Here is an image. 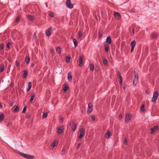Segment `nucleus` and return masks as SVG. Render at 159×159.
Returning <instances> with one entry per match:
<instances>
[{"mask_svg": "<svg viewBox=\"0 0 159 159\" xmlns=\"http://www.w3.org/2000/svg\"><path fill=\"white\" fill-rule=\"evenodd\" d=\"M159 95V93L158 91H155L153 94V97L151 100V102H155Z\"/></svg>", "mask_w": 159, "mask_h": 159, "instance_id": "obj_1", "label": "nucleus"}, {"mask_svg": "<svg viewBox=\"0 0 159 159\" xmlns=\"http://www.w3.org/2000/svg\"><path fill=\"white\" fill-rule=\"evenodd\" d=\"M19 154L21 156L28 159H33L34 158V156H33L29 154H25L22 152H20Z\"/></svg>", "mask_w": 159, "mask_h": 159, "instance_id": "obj_2", "label": "nucleus"}, {"mask_svg": "<svg viewBox=\"0 0 159 159\" xmlns=\"http://www.w3.org/2000/svg\"><path fill=\"white\" fill-rule=\"evenodd\" d=\"M85 133V130L84 128H81L79 131V138L81 139L84 135Z\"/></svg>", "mask_w": 159, "mask_h": 159, "instance_id": "obj_3", "label": "nucleus"}, {"mask_svg": "<svg viewBox=\"0 0 159 159\" xmlns=\"http://www.w3.org/2000/svg\"><path fill=\"white\" fill-rule=\"evenodd\" d=\"M134 73V78L133 81V84L134 85H135L137 84V82L138 81L139 77L138 74L136 73L135 71Z\"/></svg>", "mask_w": 159, "mask_h": 159, "instance_id": "obj_4", "label": "nucleus"}, {"mask_svg": "<svg viewBox=\"0 0 159 159\" xmlns=\"http://www.w3.org/2000/svg\"><path fill=\"white\" fill-rule=\"evenodd\" d=\"M66 4V7L72 9L73 7V5L71 3L70 0H67Z\"/></svg>", "mask_w": 159, "mask_h": 159, "instance_id": "obj_5", "label": "nucleus"}, {"mask_svg": "<svg viewBox=\"0 0 159 159\" xmlns=\"http://www.w3.org/2000/svg\"><path fill=\"white\" fill-rule=\"evenodd\" d=\"M64 127L62 125L60 126L59 127L57 131V133L61 134L62 133L64 130Z\"/></svg>", "mask_w": 159, "mask_h": 159, "instance_id": "obj_6", "label": "nucleus"}, {"mask_svg": "<svg viewBox=\"0 0 159 159\" xmlns=\"http://www.w3.org/2000/svg\"><path fill=\"white\" fill-rule=\"evenodd\" d=\"M136 42L135 41H133L130 43V46H131V52H132L134 50V48L136 45Z\"/></svg>", "mask_w": 159, "mask_h": 159, "instance_id": "obj_7", "label": "nucleus"}, {"mask_svg": "<svg viewBox=\"0 0 159 159\" xmlns=\"http://www.w3.org/2000/svg\"><path fill=\"white\" fill-rule=\"evenodd\" d=\"M83 57L82 56L80 55V56L78 62L79 63V65L80 66H83Z\"/></svg>", "mask_w": 159, "mask_h": 159, "instance_id": "obj_8", "label": "nucleus"}, {"mask_svg": "<svg viewBox=\"0 0 159 159\" xmlns=\"http://www.w3.org/2000/svg\"><path fill=\"white\" fill-rule=\"evenodd\" d=\"M131 119L130 115L129 114H127L125 116V122L126 123H128L129 122Z\"/></svg>", "mask_w": 159, "mask_h": 159, "instance_id": "obj_9", "label": "nucleus"}, {"mask_svg": "<svg viewBox=\"0 0 159 159\" xmlns=\"http://www.w3.org/2000/svg\"><path fill=\"white\" fill-rule=\"evenodd\" d=\"M158 129V127L157 126H156L151 129V133L153 134L155 131L157 130Z\"/></svg>", "mask_w": 159, "mask_h": 159, "instance_id": "obj_10", "label": "nucleus"}, {"mask_svg": "<svg viewBox=\"0 0 159 159\" xmlns=\"http://www.w3.org/2000/svg\"><path fill=\"white\" fill-rule=\"evenodd\" d=\"M114 16L115 18L117 20L119 19L121 17L120 14L117 12L115 13Z\"/></svg>", "mask_w": 159, "mask_h": 159, "instance_id": "obj_11", "label": "nucleus"}, {"mask_svg": "<svg viewBox=\"0 0 159 159\" xmlns=\"http://www.w3.org/2000/svg\"><path fill=\"white\" fill-rule=\"evenodd\" d=\"M77 127V125L75 123H73L72 124L71 128L72 131L73 132L75 131Z\"/></svg>", "mask_w": 159, "mask_h": 159, "instance_id": "obj_12", "label": "nucleus"}, {"mask_svg": "<svg viewBox=\"0 0 159 159\" xmlns=\"http://www.w3.org/2000/svg\"><path fill=\"white\" fill-rule=\"evenodd\" d=\"M67 78L68 81L71 82L72 81V75L71 73L70 72H69L68 74Z\"/></svg>", "mask_w": 159, "mask_h": 159, "instance_id": "obj_13", "label": "nucleus"}, {"mask_svg": "<svg viewBox=\"0 0 159 159\" xmlns=\"http://www.w3.org/2000/svg\"><path fill=\"white\" fill-rule=\"evenodd\" d=\"M35 96V93H32V94H31V98H30V102H31V103L33 102V101L34 100V98Z\"/></svg>", "mask_w": 159, "mask_h": 159, "instance_id": "obj_14", "label": "nucleus"}, {"mask_svg": "<svg viewBox=\"0 0 159 159\" xmlns=\"http://www.w3.org/2000/svg\"><path fill=\"white\" fill-rule=\"evenodd\" d=\"M106 42L107 43H108L109 44H111V37L109 36H108Z\"/></svg>", "mask_w": 159, "mask_h": 159, "instance_id": "obj_15", "label": "nucleus"}, {"mask_svg": "<svg viewBox=\"0 0 159 159\" xmlns=\"http://www.w3.org/2000/svg\"><path fill=\"white\" fill-rule=\"evenodd\" d=\"M52 33V30H46L45 31V34L47 36H49Z\"/></svg>", "mask_w": 159, "mask_h": 159, "instance_id": "obj_16", "label": "nucleus"}, {"mask_svg": "<svg viewBox=\"0 0 159 159\" xmlns=\"http://www.w3.org/2000/svg\"><path fill=\"white\" fill-rule=\"evenodd\" d=\"M105 50L106 52H107L109 50V45L107 44H105L104 45Z\"/></svg>", "mask_w": 159, "mask_h": 159, "instance_id": "obj_17", "label": "nucleus"}, {"mask_svg": "<svg viewBox=\"0 0 159 159\" xmlns=\"http://www.w3.org/2000/svg\"><path fill=\"white\" fill-rule=\"evenodd\" d=\"M73 41L75 47H76L78 45V42L75 38H73Z\"/></svg>", "mask_w": 159, "mask_h": 159, "instance_id": "obj_18", "label": "nucleus"}, {"mask_svg": "<svg viewBox=\"0 0 159 159\" xmlns=\"http://www.w3.org/2000/svg\"><path fill=\"white\" fill-rule=\"evenodd\" d=\"M32 87V83L31 82H29L28 83V88H27V91H29Z\"/></svg>", "mask_w": 159, "mask_h": 159, "instance_id": "obj_19", "label": "nucleus"}, {"mask_svg": "<svg viewBox=\"0 0 159 159\" xmlns=\"http://www.w3.org/2000/svg\"><path fill=\"white\" fill-rule=\"evenodd\" d=\"M111 135V134L110 131H108L105 134V136L107 138H109Z\"/></svg>", "mask_w": 159, "mask_h": 159, "instance_id": "obj_20", "label": "nucleus"}, {"mask_svg": "<svg viewBox=\"0 0 159 159\" xmlns=\"http://www.w3.org/2000/svg\"><path fill=\"white\" fill-rule=\"evenodd\" d=\"M56 51L59 54H60L61 52V48L59 47H57L56 48Z\"/></svg>", "mask_w": 159, "mask_h": 159, "instance_id": "obj_21", "label": "nucleus"}, {"mask_svg": "<svg viewBox=\"0 0 159 159\" xmlns=\"http://www.w3.org/2000/svg\"><path fill=\"white\" fill-rule=\"evenodd\" d=\"M27 17L30 20H33L34 18V16L31 15H27Z\"/></svg>", "mask_w": 159, "mask_h": 159, "instance_id": "obj_22", "label": "nucleus"}, {"mask_svg": "<svg viewBox=\"0 0 159 159\" xmlns=\"http://www.w3.org/2000/svg\"><path fill=\"white\" fill-rule=\"evenodd\" d=\"M58 143V141L56 140H55L53 143H52V147H53V148Z\"/></svg>", "mask_w": 159, "mask_h": 159, "instance_id": "obj_23", "label": "nucleus"}, {"mask_svg": "<svg viewBox=\"0 0 159 159\" xmlns=\"http://www.w3.org/2000/svg\"><path fill=\"white\" fill-rule=\"evenodd\" d=\"M19 107L17 106H16L15 108L13 110V112H17L19 110Z\"/></svg>", "mask_w": 159, "mask_h": 159, "instance_id": "obj_24", "label": "nucleus"}, {"mask_svg": "<svg viewBox=\"0 0 159 159\" xmlns=\"http://www.w3.org/2000/svg\"><path fill=\"white\" fill-rule=\"evenodd\" d=\"M145 111V105L144 104H143L141 107V111L142 112H143Z\"/></svg>", "mask_w": 159, "mask_h": 159, "instance_id": "obj_25", "label": "nucleus"}, {"mask_svg": "<svg viewBox=\"0 0 159 159\" xmlns=\"http://www.w3.org/2000/svg\"><path fill=\"white\" fill-rule=\"evenodd\" d=\"M4 116L3 114L2 113L0 114V121H2L4 118Z\"/></svg>", "mask_w": 159, "mask_h": 159, "instance_id": "obj_26", "label": "nucleus"}, {"mask_svg": "<svg viewBox=\"0 0 159 159\" xmlns=\"http://www.w3.org/2000/svg\"><path fill=\"white\" fill-rule=\"evenodd\" d=\"M25 61L28 64L30 62V59L29 57H27L25 59Z\"/></svg>", "mask_w": 159, "mask_h": 159, "instance_id": "obj_27", "label": "nucleus"}, {"mask_svg": "<svg viewBox=\"0 0 159 159\" xmlns=\"http://www.w3.org/2000/svg\"><path fill=\"white\" fill-rule=\"evenodd\" d=\"M20 19V16H17L16 17V18L15 20L16 22H18L19 21Z\"/></svg>", "mask_w": 159, "mask_h": 159, "instance_id": "obj_28", "label": "nucleus"}, {"mask_svg": "<svg viewBox=\"0 0 159 159\" xmlns=\"http://www.w3.org/2000/svg\"><path fill=\"white\" fill-rule=\"evenodd\" d=\"M90 69L92 70H93L94 69V66L93 65L90 64L89 65Z\"/></svg>", "mask_w": 159, "mask_h": 159, "instance_id": "obj_29", "label": "nucleus"}, {"mask_svg": "<svg viewBox=\"0 0 159 159\" xmlns=\"http://www.w3.org/2000/svg\"><path fill=\"white\" fill-rule=\"evenodd\" d=\"M69 88L66 85H65L63 88V90L64 91H66Z\"/></svg>", "mask_w": 159, "mask_h": 159, "instance_id": "obj_30", "label": "nucleus"}, {"mask_svg": "<svg viewBox=\"0 0 159 159\" xmlns=\"http://www.w3.org/2000/svg\"><path fill=\"white\" fill-rule=\"evenodd\" d=\"M27 72L26 71L24 70V74H23V78H25L27 76Z\"/></svg>", "mask_w": 159, "mask_h": 159, "instance_id": "obj_31", "label": "nucleus"}, {"mask_svg": "<svg viewBox=\"0 0 159 159\" xmlns=\"http://www.w3.org/2000/svg\"><path fill=\"white\" fill-rule=\"evenodd\" d=\"M26 108H27L26 106H24L23 109L22 111V113H25L26 112Z\"/></svg>", "mask_w": 159, "mask_h": 159, "instance_id": "obj_32", "label": "nucleus"}, {"mask_svg": "<svg viewBox=\"0 0 159 159\" xmlns=\"http://www.w3.org/2000/svg\"><path fill=\"white\" fill-rule=\"evenodd\" d=\"M48 116V114L46 113H45L43 114V115L42 116L43 118H46Z\"/></svg>", "mask_w": 159, "mask_h": 159, "instance_id": "obj_33", "label": "nucleus"}, {"mask_svg": "<svg viewBox=\"0 0 159 159\" xmlns=\"http://www.w3.org/2000/svg\"><path fill=\"white\" fill-rule=\"evenodd\" d=\"M88 108H93V105L91 103H89L88 105Z\"/></svg>", "mask_w": 159, "mask_h": 159, "instance_id": "obj_34", "label": "nucleus"}, {"mask_svg": "<svg viewBox=\"0 0 159 159\" xmlns=\"http://www.w3.org/2000/svg\"><path fill=\"white\" fill-rule=\"evenodd\" d=\"M93 111V108H88V114L90 113H91Z\"/></svg>", "mask_w": 159, "mask_h": 159, "instance_id": "obj_35", "label": "nucleus"}, {"mask_svg": "<svg viewBox=\"0 0 159 159\" xmlns=\"http://www.w3.org/2000/svg\"><path fill=\"white\" fill-rule=\"evenodd\" d=\"M70 60V57H67L66 58V61L67 62H69Z\"/></svg>", "mask_w": 159, "mask_h": 159, "instance_id": "obj_36", "label": "nucleus"}, {"mask_svg": "<svg viewBox=\"0 0 159 159\" xmlns=\"http://www.w3.org/2000/svg\"><path fill=\"white\" fill-rule=\"evenodd\" d=\"M79 37H81L83 35L82 32V31H80L78 33Z\"/></svg>", "mask_w": 159, "mask_h": 159, "instance_id": "obj_37", "label": "nucleus"}, {"mask_svg": "<svg viewBox=\"0 0 159 159\" xmlns=\"http://www.w3.org/2000/svg\"><path fill=\"white\" fill-rule=\"evenodd\" d=\"M119 78L120 80V84H121L122 82V77L121 75H120V74H119Z\"/></svg>", "mask_w": 159, "mask_h": 159, "instance_id": "obj_38", "label": "nucleus"}, {"mask_svg": "<svg viewBox=\"0 0 159 159\" xmlns=\"http://www.w3.org/2000/svg\"><path fill=\"white\" fill-rule=\"evenodd\" d=\"M16 64L17 66H20V63L17 60H16Z\"/></svg>", "mask_w": 159, "mask_h": 159, "instance_id": "obj_39", "label": "nucleus"}, {"mask_svg": "<svg viewBox=\"0 0 159 159\" xmlns=\"http://www.w3.org/2000/svg\"><path fill=\"white\" fill-rule=\"evenodd\" d=\"M54 13L52 12H51L49 14L50 16L52 17L54 16Z\"/></svg>", "mask_w": 159, "mask_h": 159, "instance_id": "obj_40", "label": "nucleus"}, {"mask_svg": "<svg viewBox=\"0 0 159 159\" xmlns=\"http://www.w3.org/2000/svg\"><path fill=\"white\" fill-rule=\"evenodd\" d=\"M4 44H1L0 45V49L2 50L3 49L4 47Z\"/></svg>", "mask_w": 159, "mask_h": 159, "instance_id": "obj_41", "label": "nucleus"}, {"mask_svg": "<svg viewBox=\"0 0 159 159\" xmlns=\"http://www.w3.org/2000/svg\"><path fill=\"white\" fill-rule=\"evenodd\" d=\"M103 63L105 65H106L107 63V61L106 59L104 60L103 61Z\"/></svg>", "mask_w": 159, "mask_h": 159, "instance_id": "obj_42", "label": "nucleus"}, {"mask_svg": "<svg viewBox=\"0 0 159 159\" xmlns=\"http://www.w3.org/2000/svg\"><path fill=\"white\" fill-rule=\"evenodd\" d=\"M4 69V66H2L1 68H0V72H2Z\"/></svg>", "mask_w": 159, "mask_h": 159, "instance_id": "obj_43", "label": "nucleus"}, {"mask_svg": "<svg viewBox=\"0 0 159 159\" xmlns=\"http://www.w3.org/2000/svg\"><path fill=\"white\" fill-rule=\"evenodd\" d=\"M152 37L153 39H155L157 37V35L155 34H152Z\"/></svg>", "mask_w": 159, "mask_h": 159, "instance_id": "obj_44", "label": "nucleus"}, {"mask_svg": "<svg viewBox=\"0 0 159 159\" xmlns=\"http://www.w3.org/2000/svg\"><path fill=\"white\" fill-rule=\"evenodd\" d=\"M91 118L93 120H95V117L94 116L92 115L91 116Z\"/></svg>", "mask_w": 159, "mask_h": 159, "instance_id": "obj_45", "label": "nucleus"}, {"mask_svg": "<svg viewBox=\"0 0 159 159\" xmlns=\"http://www.w3.org/2000/svg\"><path fill=\"white\" fill-rule=\"evenodd\" d=\"M11 45V43H8L7 44V47L8 48H9Z\"/></svg>", "mask_w": 159, "mask_h": 159, "instance_id": "obj_46", "label": "nucleus"}, {"mask_svg": "<svg viewBox=\"0 0 159 159\" xmlns=\"http://www.w3.org/2000/svg\"><path fill=\"white\" fill-rule=\"evenodd\" d=\"M65 153V151L64 149H63L61 151V154L63 155Z\"/></svg>", "mask_w": 159, "mask_h": 159, "instance_id": "obj_47", "label": "nucleus"}, {"mask_svg": "<svg viewBox=\"0 0 159 159\" xmlns=\"http://www.w3.org/2000/svg\"><path fill=\"white\" fill-rule=\"evenodd\" d=\"M122 118V114L120 115L119 116H118V119L119 120L121 119Z\"/></svg>", "mask_w": 159, "mask_h": 159, "instance_id": "obj_48", "label": "nucleus"}, {"mask_svg": "<svg viewBox=\"0 0 159 159\" xmlns=\"http://www.w3.org/2000/svg\"><path fill=\"white\" fill-rule=\"evenodd\" d=\"M99 36L100 37H101L102 36V34L100 32L99 33Z\"/></svg>", "mask_w": 159, "mask_h": 159, "instance_id": "obj_49", "label": "nucleus"}, {"mask_svg": "<svg viewBox=\"0 0 159 159\" xmlns=\"http://www.w3.org/2000/svg\"><path fill=\"white\" fill-rule=\"evenodd\" d=\"M63 120H64L63 118L62 117H61L60 118V121L62 122H63Z\"/></svg>", "mask_w": 159, "mask_h": 159, "instance_id": "obj_50", "label": "nucleus"}, {"mask_svg": "<svg viewBox=\"0 0 159 159\" xmlns=\"http://www.w3.org/2000/svg\"><path fill=\"white\" fill-rule=\"evenodd\" d=\"M80 146H81V144L80 143L77 146V148L78 149L80 147Z\"/></svg>", "mask_w": 159, "mask_h": 159, "instance_id": "obj_51", "label": "nucleus"}, {"mask_svg": "<svg viewBox=\"0 0 159 159\" xmlns=\"http://www.w3.org/2000/svg\"><path fill=\"white\" fill-rule=\"evenodd\" d=\"M125 143H127V140L126 139H125L124 140Z\"/></svg>", "mask_w": 159, "mask_h": 159, "instance_id": "obj_52", "label": "nucleus"}, {"mask_svg": "<svg viewBox=\"0 0 159 159\" xmlns=\"http://www.w3.org/2000/svg\"><path fill=\"white\" fill-rule=\"evenodd\" d=\"M13 105V103L10 104V107L12 106Z\"/></svg>", "mask_w": 159, "mask_h": 159, "instance_id": "obj_53", "label": "nucleus"}, {"mask_svg": "<svg viewBox=\"0 0 159 159\" xmlns=\"http://www.w3.org/2000/svg\"><path fill=\"white\" fill-rule=\"evenodd\" d=\"M2 105L1 104H0V108H2Z\"/></svg>", "mask_w": 159, "mask_h": 159, "instance_id": "obj_54", "label": "nucleus"}, {"mask_svg": "<svg viewBox=\"0 0 159 159\" xmlns=\"http://www.w3.org/2000/svg\"><path fill=\"white\" fill-rule=\"evenodd\" d=\"M47 30H52V28L51 27H50Z\"/></svg>", "mask_w": 159, "mask_h": 159, "instance_id": "obj_55", "label": "nucleus"}, {"mask_svg": "<svg viewBox=\"0 0 159 159\" xmlns=\"http://www.w3.org/2000/svg\"><path fill=\"white\" fill-rule=\"evenodd\" d=\"M146 92L147 94H148L149 93L148 92V91L147 90H146Z\"/></svg>", "mask_w": 159, "mask_h": 159, "instance_id": "obj_56", "label": "nucleus"}, {"mask_svg": "<svg viewBox=\"0 0 159 159\" xmlns=\"http://www.w3.org/2000/svg\"><path fill=\"white\" fill-rule=\"evenodd\" d=\"M45 4H46V7H47V3H45Z\"/></svg>", "mask_w": 159, "mask_h": 159, "instance_id": "obj_57", "label": "nucleus"}, {"mask_svg": "<svg viewBox=\"0 0 159 159\" xmlns=\"http://www.w3.org/2000/svg\"><path fill=\"white\" fill-rule=\"evenodd\" d=\"M35 35H36V33H35L34 34V37L35 36Z\"/></svg>", "mask_w": 159, "mask_h": 159, "instance_id": "obj_58", "label": "nucleus"}, {"mask_svg": "<svg viewBox=\"0 0 159 159\" xmlns=\"http://www.w3.org/2000/svg\"><path fill=\"white\" fill-rule=\"evenodd\" d=\"M134 30H133V33H134Z\"/></svg>", "mask_w": 159, "mask_h": 159, "instance_id": "obj_59", "label": "nucleus"}, {"mask_svg": "<svg viewBox=\"0 0 159 159\" xmlns=\"http://www.w3.org/2000/svg\"><path fill=\"white\" fill-rule=\"evenodd\" d=\"M71 123H70V125H71Z\"/></svg>", "mask_w": 159, "mask_h": 159, "instance_id": "obj_60", "label": "nucleus"}, {"mask_svg": "<svg viewBox=\"0 0 159 159\" xmlns=\"http://www.w3.org/2000/svg\"><path fill=\"white\" fill-rule=\"evenodd\" d=\"M134 30V28H133V30Z\"/></svg>", "mask_w": 159, "mask_h": 159, "instance_id": "obj_61", "label": "nucleus"}, {"mask_svg": "<svg viewBox=\"0 0 159 159\" xmlns=\"http://www.w3.org/2000/svg\"><path fill=\"white\" fill-rule=\"evenodd\" d=\"M32 65L33 66H34V64H32Z\"/></svg>", "mask_w": 159, "mask_h": 159, "instance_id": "obj_62", "label": "nucleus"}, {"mask_svg": "<svg viewBox=\"0 0 159 159\" xmlns=\"http://www.w3.org/2000/svg\"><path fill=\"white\" fill-rule=\"evenodd\" d=\"M51 52H53V50H51Z\"/></svg>", "mask_w": 159, "mask_h": 159, "instance_id": "obj_63", "label": "nucleus"}]
</instances>
